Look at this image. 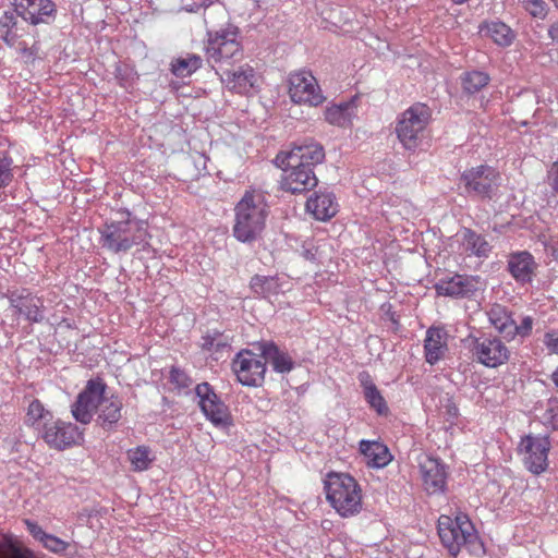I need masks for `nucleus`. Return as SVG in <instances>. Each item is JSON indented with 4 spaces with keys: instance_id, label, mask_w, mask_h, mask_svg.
Here are the masks:
<instances>
[{
    "instance_id": "obj_1",
    "label": "nucleus",
    "mask_w": 558,
    "mask_h": 558,
    "mask_svg": "<svg viewBox=\"0 0 558 558\" xmlns=\"http://www.w3.org/2000/svg\"><path fill=\"white\" fill-rule=\"evenodd\" d=\"M118 220L106 222L99 230L104 248L114 253H126L133 246L148 244L146 223L131 217L129 210H121Z\"/></svg>"
},
{
    "instance_id": "obj_2",
    "label": "nucleus",
    "mask_w": 558,
    "mask_h": 558,
    "mask_svg": "<svg viewBox=\"0 0 558 558\" xmlns=\"http://www.w3.org/2000/svg\"><path fill=\"white\" fill-rule=\"evenodd\" d=\"M437 530L441 544L451 556L456 557L462 548L476 557L483 556L486 551L473 523L464 513H459L454 519L440 515Z\"/></svg>"
},
{
    "instance_id": "obj_3",
    "label": "nucleus",
    "mask_w": 558,
    "mask_h": 558,
    "mask_svg": "<svg viewBox=\"0 0 558 558\" xmlns=\"http://www.w3.org/2000/svg\"><path fill=\"white\" fill-rule=\"evenodd\" d=\"M234 238L243 243L255 241L263 232L268 216V205L263 193L247 191L236 204Z\"/></svg>"
},
{
    "instance_id": "obj_4",
    "label": "nucleus",
    "mask_w": 558,
    "mask_h": 558,
    "mask_svg": "<svg viewBox=\"0 0 558 558\" xmlns=\"http://www.w3.org/2000/svg\"><path fill=\"white\" fill-rule=\"evenodd\" d=\"M324 488L327 500L341 517H352L361 511V488L350 474L328 473Z\"/></svg>"
},
{
    "instance_id": "obj_5",
    "label": "nucleus",
    "mask_w": 558,
    "mask_h": 558,
    "mask_svg": "<svg viewBox=\"0 0 558 558\" xmlns=\"http://www.w3.org/2000/svg\"><path fill=\"white\" fill-rule=\"evenodd\" d=\"M206 37L204 49L208 60L214 62L236 61L243 57L241 34L236 25L228 23L219 29H207Z\"/></svg>"
},
{
    "instance_id": "obj_6",
    "label": "nucleus",
    "mask_w": 558,
    "mask_h": 558,
    "mask_svg": "<svg viewBox=\"0 0 558 558\" xmlns=\"http://www.w3.org/2000/svg\"><path fill=\"white\" fill-rule=\"evenodd\" d=\"M430 114L428 106L421 102L411 106L401 114L396 133L407 150L414 151L421 146Z\"/></svg>"
},
{
    "instance_id": "obj_7",
    "label": "nucleus",
    "mask_w": 558,
    "mask_h": 558,
    "mask_svg": "<svg viewBox=\"0 0 558 558\" xmlns=\"http://www.w3.org/2000/svg\"><path fill=\"white\" fill-rule=\"evenodd\" d=\"M499 179L498 172L486 165L473 167L461 174L466 195L489 201L496 195Z\"/></svg>"
},
{
    "instance_id": "obj_8",
    "label": "nucleus",
    "mask_w": 558,
    "mask_h": 558,
    "mask_svg": "<svg viewBox=\"0 0 558 558\" xmlns=\"http://www.w3.org/2000/svg\"><path fill=\"white\" fill-rule=\"evenodd\" d=\"M232 369L242 385L258 387L264 383L267 367L262 353L256 354L245 349L235 355Z\"/></svg>"
},
{
    "instance_id": "obj_9",
    "label": "nucleus",
    "mask_w": 558,
    "mask_h": 558,
    "mask_svg": "<svg viewBox=\"0 0 558 558\" xmlns=\"http://www.w3.org/2000/svg\"><path fill=\"white\" fill-rule=\"evenodd\" d=\"M195 395L198 397V405L206 416L217 427L232 425V416L229 408L207 383H201L195 387Z\"/></svg>"
},
{
    "instance_id": "obj_10",
    "label": "nucleus",
    "mask_w": 558,
    "mask_h": 558,
    "mask_svg": "<svg viewBox=\"0 0 558 558\" xmlns=\"http://www.w3.org/2000/svg\"><path fill=\"white\" fill-rule=\"evenodd\" d=\"M107 385L100 377L92 378L86 383L83 391L72 404L73 417L81 424L90 423L94 413H97L99 397L106 392Z\"/></svg>"
},
{
    "instance_id": "obj_11",
    "label": "nucleus",
    "mask_w": 558,
    "mask_h": 558,
    "mask_svg": "<svg viewBox=\"0 0 558 558\" xmlns=\"http://www.w3.org/2000/svg\"><path fill=\"white\" fill-rule=\"evenodd\" d=\"M325 159L324 147L316 142H305L294 145L289 151H280L276 158L277 167L299 168L300 166H310L313 170L318 163Z\"/></svg>"
},
{
    "instance_id": "obj_12",
    "label": "nucleus",
    "mask_w": 558,
    "mask_h": 558,
    "mask_svg": "<svg viewBox=\"0 0 558 558\" xmlns=\"http://www.w3.org/2000/svg\"><path fill=\"white\" fill-rule=\"evenodd\" d=\"M524 454V465L535 475L543 473L548 466V452L550 449L549 436L526 435L519 444Z\"/></svg>"
},
{
    "instance_id": "obj_13",
    "label": "nucleus",
    "mask_w": 558,
    "mask_h": 558,
    "mask_svg": "<svg viewBox=\"0 0 558 558\" xmlns=\"http://www.w3.org/2000/svg\"><path fill=\"white\" fill-rule=\"evenodd\" d=\"M289 95L293 102L310 106H318L324 102L325 97L312 73L300 71L290 74Z\"/></svg>"
},
{
    "instance_id": "obj_14",
    "label": "nucleus",
    "mask_w": 558,
    "mask_h": 558,
    "mask_svg": "<svg viewBox=\"0 0 558 558\" xmlns=\"http://www.w3.org/2000/svg\"><path fill=\"white\" fill-rule=\"evenodd\" d=\"M1 296L7 298L15 313L23 316L27 322L37 324L44 322V300L29 289L8 290Z\"/></svg>"
},
{
    "instance_id": "obj_15",
    "label": "nucleus",
    "mask_w": 558,
    "mask_h": 558,
    "mask_svg": "<svg viewBox=\"0 0 558 558\" xmlns=\"http://www.w3.org/2000/svg\"><path fill=\"white\" fill-rule=\"evenodd\" d=\"M477 361L486 367L495 368L509 360L510 351L497 337L475 338L472 348Z\"/></svg>"
},
{
    "instance_id": "obj_16",
    "label": "nucleus",
    "mask_w": 558,
    "mask_h": 558,
    "mask_svg": "<svg viewBox=\"0 0 558 558\" xmlns=\"http://www.w3.org/2000/svg\"><path fill=\"white\" fill-rule=\"evenodd\" d=\"M22 21L31 24H49L54 20L57 7L52 0H12Z\"/></svg>"
},
{
    "instance_id": "obj_17",
    "label": "nucleus",
    "mask_w": 558,
    "mask_h": 558,
    "mask_svg": "<svg viewBox=\"0 0 558 558\" xmlns=\"http://www.w3.org/2000/svg\"><path fill=\"white\" fill-rule=\"evenodd\" d=\"M425 490L428 494L444 493L446 489V465L437 458L424 457L418 463Z\"/></svg>"
},
{
    "instance_id": "obj_18",
    "label": "nucleus",
    "mask_w": 558,
    "mask_h": 558,
    "mask_svg": "<svg viewBox=\"0 0 558 558\" xmlns=\"http://www.w3.org/2000/svg\"><path fill=\"white\" fill-rule=\"evenodd\" d=\"M284 174L281 180L283 191L292 194H300L311 191L318 184L314 170L305 165L299 168L280 167Z\"/></svg>"
},
{
    "instance_id": "obj_19",
    "label": "nucleus",
    "mask_w": 558,
    "mask_h": 558,
    "mask_svg": "<svg viewBox=\"0 0 558 558\" xmlns=\"http://www.w3.org/2000/svg\"><path fill=\"white\" fill-rule=\"evenodd\" d=\"M43 437L51 448L62 450L75 444L81 432L76 425L57 420L50 424L45 422Z\"/></svg>"
},
{
    "instance_id": "obj_20",
    "label": "nucleus",
    "mask_w": 558,
    "mask_h": 558,
    "mask_svg": "<svg viewBox=\"0 0 558 558\" xmlns=\"http://www.w3.org/2000/svg\"><path fill=\"white\" fill-rule=\"evenodd\" d=\"M438 295L450 298H469L478 290V279L462 275L446 277L434 286Z\"/></svg>"
},
{
    "instance_id": "obj_21",
    "label": "nucleus",
    "mask_w": 558,
    "mask_h": 558,
    "mask_svg": "<svg viewBox=\"0 0 558 558\" xmlns=\"http://www.w3.org/2000/svg\"><path fill=\"white\" fill-rule=\"evenodd\" d=\"M123 402L118 396L99 397L97 409V424L106 430L113 429L122 417Z\"/></svg>"
},
{
    "instance_id": "obj_22",
    "label": "nucleus",
    "mask_w": 558,
    "mask_h": 558,
    "mask_svg": "<svg viewBox=\"0 0 558 558\" xmlns=\"http://www.w3.org/2000/svg\"><path fill=\"white\" fill-rule=\"evenodd\" d=\"M257 350L263 354L265 365L269 363L274 371L280 374H286L294 368V361L289 355L279 349L272 341H262L256 343Z\"/></svg>"
},
{
    "instance_id": "obj_23",
    "label": "nucleus",
    "mask_w": 558,
    "mask_h": 558,
    "mask_svg": "<svg viewBox=\"0 0 558 558\" xmlns=\"http://www.w3.org/2000/svg\"><path fill=\"white\" fill-rule=\"evenodd\" d=\"M507 267L517 282L525 284L532 281L536 263L532 254L524 251L511 254Z\"/></svg>"
},
{
    "instance_id": "obj_24",
    "label": "nucleus",
    "mask_w": 558,
    "mask_h": 558,
    "mask_svg": "<svg viewBox=\"0 0 558 558\" xmlns=\"http://www.w3.org/2000/svg\"><path fill=\"white\" fill-rule=\"evenodd\" d=\"M306 209L317 220H328L338 211V204L331 192H315L306 202Z\"/></svg>"
},
{
    "instance_id": "obj_25",
    "label": "nucleus",
    "mask_w": 558,
    "mask_h": 558,
    "mask_svg": "<svg viewBox=\"0 0 558 558\" xmlns=\"http://www.w3.org/2000/svg\"><path fill=\"white\" fill-rule=\"evenodd\" d=\"M359 383L363 388V396L371 409L378 415L387 416L389 414V407L383 397L380 390L377 388L371 374L366 371L360 372L357 375Z\"/></svg>"
},
{
    "instance_id": "obj_26",
    "label": "nucleus",
    "mask_w": 558,
    "mask_h": 558,
    "mask_svg": "<svg viewBox=\"0 0 558 558\" xmlns=\"http://www.w3.org/2000/svg\"><path fill=\"white\" fill-rule=\"evenodd\" d=\"M447 338V331L440 327H430L426 331L424 351L427 363L434 365L444 357L445 352L448 349Z\"/></svg>"
},
{
    "instance_id": "obj_27",
    "label": "nucleus",
    "mask_w": 558,
    "mask_h": 558,
    "mask_svg": "<svg viewBox=\"0 0 558 558\" xmlns=\"http://www.w3.org/2000/svg\"><path fill=\"white\" fill-rule=\"evenodd\" d=\"M457 236L463 253L470 256L487 257L492 251V246L486 239L470 228H461Z\"/></svg>"
},
{
    "instance_id": "obj_28",
    "label": "nucleus",
    "mask_w": 558,
    "mask_h": 558,
    "mask_svg": "<svg viewBox=\"0 0 558 558\" xmlns=\"http://www.w3.org/2000/svg\"><path fill=\"white\" fill-rule=\"evenodd\" d=\"M223 75L229 89L238 94H246L254 86L255 71L248 64L240 66L238 70L226 71Z\"/></svg>"
},
{
    "instance_id": "obj_29",
    "label": "nucleus",
    "mask_w": 558,
    "mask_h": 558,
    "mask_svg": "<svg viewBox=\"0 0 558 558\" xmlns=\"http://www.w3.org/2000/svg\"><path fill=\"white\" fill-rule=\"evenodd\" d=\"M360 451L368 459L367 464L373 468H385L392 460L388 447L379 441L361 440Z\"/></svg>"
},
{
    "instance_id": "obj_30",
    "label": "nucleus",
    "mask_w": 558,
    "mask_h": 558,
    "mask_svg": "<svg viewBox=\"0 0 558 558\" xmlns=\"http://www.w3.org/2000/svg\"><path fill=\"white\" fill-rule=\"evenodd\" d=\"M356 106L353 100L343 101L338 105L327 107L325 110V119L328 123L345 128L351 124L355 116Z\"/></svg>"
},
{
    "instance_id": "obj_31",
    "label": "nucleus",
    "mask_w": 558,
    "mask_h": 558,
    "mask_svg": "<svg viewBox=\"0 0 558 558\" xmlns=\"http://www.w3.org/2000/svg\"><path fill=\"white\" fill-rule=\"evenodd\" d=\"M487 315L489 323L505 339L508 338L512 330H517L513 327L514 319L512 313L506 306L495 303L488 310Z\"/></svg>"
},
{
    "instance_id": "obj_32",
    "label": "nucleus",
    "mask_w": 558,
    "mask_h": 558,
    "mask_svg": "<svg viewBox=\"0 0 558 558\" xmlns=\"http://www.w3.org/2000/svg\"><path fill=\"white\" fill-rule=\"evenodd\" d=\"M19 17H21V15L17 13V8L15 7L0 13V33L8 44H13L22 36L20 33L22 27Z\"/></svg>"
},
{
    "instance_id": "obj_33",
    "label": "nucleus",
    "mask_w": 558,
    "mask_h": 558,
    "mask_svg": "<svg viewBox=\"0 0 558 558\" xmlns=\"http://www.w3.org/2000/svg\"><path fill=\"white\" fill-rule=\"evenodd\" d=\"M480 33L490 37L501 47L510 46L514 39L511 28L500 21L485 22L480 25Z\"/></svg>"
},
{
    "instance_id": "obj_34",
    "label": "nucleus",
    "mask_w": 558,
    "mask_h": 558,
    "mask_svg": "<svg viewBox=\"0 0 558 558\" xmlns=\"http://www.w3.org/2000/svg\"><path fill=\"white\" fill-rule=\"evenodd\" d=\"M250 289L259 298L270 299L279 294L281 284L277 276L254 275L250 280Z\"/></svg>"
},
{
    "instance_id": "obj_35",
    "label": "nucleus",
    "mask_w": 558,
    "mask_h": 558,
    "mask_svg": "<svg viewBox=\"0 0 558 558\" xmlns=\"http://www.w3.org/2000/svg\"><path fill=\"white\" fill-rule=\"evenodd\" d=\"M203 59L195 53H186L185 57H179L171 62V72L174 76L184 78L191 76L201 69Z\"/></svg>"
},
{
    "instance_id": "obj_36",
    "label": "nucleus",
    "mask_w": 558,
    "mask_h": 558,
    "mask_svg": "<svg viewBox=\"0 0 558 558\" xmlns=\"http://www.w3.org/2000/svg\"><path fill=\"white\" fill-rule=\"evenodd\" d=\"M490 77L486 72L477 70L465 72L461 76L462 88L470 95L480 92L488 85Z\"/></svg>"
},
{
    "instance_id": "obj_37",
    "label": "nucleus",
    "mask_w": 558,
    "mask_h": 558,
    "mask_svg": "<svg viewBox=\"0 0 558 558\" xmlns=\"http://www.w3.org/2000/svg\"><path fill=\"white\" fill-rule=\"evenodd\" d=\"M201 347L206 351L222 352L225 349L229 348V337L214 329L202 337Z\"/></svg>"
},
{
    "instance_id": "obj_38",
    "label": "nucleus",
    "mask_w": 558,
    "mask_h": 558,
    "mask_svg": "<svg viewBox=\"0 0 558 558\" xmlns=\"http://www.w3.org/2000/svg\"><path fill=\"white\" fill-rule=\"evenodd\" d=\"M0 558H35L27 548L19 546L11 539L3 537L0 541Z\"/></svg>"
},
{
    "instance_id": "obj_39",
    "label": "nucleus",
    "mask_w": 558,
    "mask_h": 558,
    "mask_svg": "<svg viewBox=\"0 0 558 558\" xmlns=\"http://www.w3.org/2000/svg\"><path fill=\"white\" fill-rule=\"evenodd\" d=\"M149 449L145 446H140L135 449L129 450L128 457L135 471H144L149 468V464L153 461L149 458Z\"/></svg>"
},
{
    "instance_id": "obj_40",
    "label": "nucleus",
    "mask_w": 558,
    "mask_h": 558,
    "mask_svg": "<svg viewBox=\"0 0 558 558\" xmlns=\"http://www.w3.org/2000/svg\"><path fill=\"white\" fill-rule=\"evenodd\" d=\"M47 416L51 417V414L45 410L43 403L38 399H35L28 405L25 422L28 425H35L39 423V421L47 422Z\"/></svg>"
},
{
    "instance_id": "obj_41",
    "label": "nucleus",
    "mask_w": 558,
    "mask_h": 558,
    "mask_svg": "<svg viewBox=\"0 0 558 558\" xmlns=\"http://www.w3.org/2000/svg\"><path fill=\"white\" fill-rule=\"evenodd\" d=\"M543 423L553 430H558V398L551 397L546 401Z\"/></svg>"
},
{
    "instance_id": "obj_42",
    "label": "nucleus",
    "mask_w": 558,
    "mask_h": 558,
    "mask_svg": "<svg viewBox=\"0 0 558 558\" xmlns=\"http://www.w3.org/2000/svg\"><path fill=\"white\" fill-rule=\"evenodd\" d=\"M12 179V159L7 153L0 151V190L8 186Z\"/></svg>"
},
{
    "instance_id": "obj_43",
    "label": "nucleus",
    "mask_w": 558,
    "mask_h": 558,
    "mask_svg": "<svg viewBox=\"0 0 558 558\" xmlns=\"http://www.w3.org/2000/svg\"><path fill=\"white\" fill-rule=\"evenodd\" d=\"M41 543L47 549L54 554L64 553L69 547V544L66 542L48 533L44 536Z\"/></svg>"
},
{
    "instance_id": "obj_44",
    "label": "nucleus",
    "mask_w": 558,
    "mask_h": 558,
    "mask_svg": "<svg viewBox=\"0 0 558 558\" xmlns=\"http://www.w3.org/2000/svg\"><path fill=\"white\" fill-rule=\"evenodd\" d=\"M169 379L178 388H187L192 381L186 373L177 366L171 367Z\"/></svg>"
},
{
    "instance_id": "obj_45",
    "label": "nucleus",
    "mask_w": 558,
    "mask_h": 558,
    "mask_svg": "<svg viewBox=\"0 0 558 558\" xmlns=\"http://www.w3.org/2000/svg\"><path fill=\"white\" fill-rule=\"evenodd\" d=\"M532 326H533V319L530 316L524 317L520 325H518L517 322L513 320V327L517 330H512V332L510 335H508L507 340L514 339V337L517 335H519L521 337H525V336L530 335V332L532 331Z\"/></svg>"
},
{
    "instance_id": "obj_46",
    "label": "nucleus",
    "mask_w": 558,
    "mask_h": 558,
    "mask_svg": "<svg viewBox=\"0 0 558 558\" xmlns=\"http://www.w3.org/2000/svg\"><path fill=\"white\" fill-rule=\"evenodd\" d=\"M524 7L534 17H545L546 10L543 0H524Z\"/></svg>"
},
{
    "instance_id": "obj_47",
    "label": "nucleus",
    "mask_w": 558,
    "mask_h": 558,
    "mask_svg": "<svg viewBox=\"0 0 558 558\" xmlns=\"http://www.w3.org/2000/svg\"><path fill=\"white\" fill-rule=\"evenodd\" d=\"M547 183L558 194V161H555L547 172Z\"/></svg>"
},
{
    "instance_id": "obj_48",
    "label": "nucleus",
    "mask_w": 558,
    "mask_h": 558,
    "mask_svg": "<svg viewBox=\"0 0 558 558\" xmlns=\"http://www.w3.org/2000/svg\"><path fill=\"white\" fill-rule=\"evenodd\" d=\"M25 523H26L27 530L32 534V536L34 538H36L37 541L41 542V539L44 538V536L47 533L36 522L26 520Z\"/></svg>"
},
{
    "instance_id": "obj_49",
    "label": "nucleus",
    "mask_w": 558,
    "mask_h": 558,
    "mask_svg": "<svg viewBox=\"0 0 558 558\" xmlns=\"http://www.w3.org/2000/svg\"><path fill=\"white\" fill-rule=\"evenodd\" d=\"M544 342L550 352L558 354V333L547 332Z\"/></svg>"
},
{
    "instance_id": "obj_50",
    "label": "nucleus",
    "mask_w": 558,
    "mask_h": 558,
    "mask_svg": "<svg viewBox=\"0 0 558 558\" xmlns=\"http://www.w3.org/2000/svg\"><path fill=\"white\" fill-rule=\"evenodd\" d=\"M317 253L318 250L315 247H307L302 251V256L312 263H315L317 260Z\"/></svg>"
},
{
    "instance_id": "obj_51",
    "label": "nucleus",
    "mask_w": 558,
    "mask_h": 558,
    "mask_svg": "<svg viewBox=\"0 0 558 558\" xmlns=\"http://www.w3.org/2000/svg\"><path fill=\"white\" fill-rule=\"evenodd\" d=\"M548 35L554 41H558V21L549 27Z\"/></svg>"
},
{
    "instance_id": "obj_52",
    "label": "nucleus",
    "mask_w": 558,
    "mask_h": 558,
    "mask_svg": "<svg viewBox=\"0 0 558 558\" xmlns=\"http://www.w3.org/2000/svg\"><path fill=\"white\" fill-rule=\"evenodd\" d=\"M551 378L555 385L558 387V368L554 372Z\"/></svg>"
},
{
    "instance_id": "obj_53",
    "label": "nucleus",
    "mask_w": 558,
    "mask_h": 558,
    "mask_svg": "<svg viewBox=\"0 0 558 558\" xmlns=\"http://www.w3.org/2000/svg\"><path fill=\"white\" fill-rule=\"evenodd\" d=\"M211 0H203V3L202 5H204L205 8L209 7L211 4Z\"/></svg>"
},
{
    "instance_id": "obj_54",
    "label": "nucleus",
    "mask_w": 558,
    "mask_h": 558,
    "mask_svg": "<svg viewBox=\"0 0 558 558\" xmlns=\"http://www.w3.org/2000/svg\"><path fill=\"white\" fill-rule=\"evenodd\" d=\"M553 1L556 3V5H557V8H558V0H553Z\"/></svg>"
}]
</instances>
